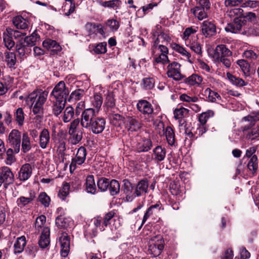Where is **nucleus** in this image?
<instances>
[{"label":"nucleus","instance_id":"obj_30","mask_svg":"<svg viewBox=\"0 0 259 259\" xmlns=\"http://www.w3.org/2000/svg\"><path fill=\"white\" fill-rule=\"evenodd\" d=\"M43 47L48 50L57 52L61 50V47L59 44L55 40L47 39L42 42Z\"/></svg>","mask_w":259,"mask_h":259},{"label":"nucleus","instance_id":"obj_48","mask_svg":"<svg viewBox=\"0 0 259 259\" xmlns=\"http://www.w3.org/2000/svg\"><path fill=\"white\" fill-rule=\"evenodd\" d=\"M206 95L208 94V100L211 102L219 103L221 101V96L217 92L211 91L210 89H207L205 91Z\"/></svg>","mask_w":259,"mask_h":259},{"label":"nucleus","instance_id":"obj_24","mask_svg":"<svg viewBox=\"0 0 259 259\" xmlns=\"http://www.w3.org/2000/svg\"><path fill=\"white\" fill-rule=\"evenodd\" d=\"M207 11L198 6H196L190 9V12L199 21L207 18Z\"/></svg>","mask_w":259,"mask_h":259},{"label":"nucleus","instance_id":"obj_42","mask_svg":"<svg viewBox=\"0 0 259 259\" xmlns=\"http://www.w3.org/2000/svg\"><path fill=\"white\" fill-rule=\"evenodd\" d=\"M226 76L230 82L236 87H242L246 85V83L242 79L236 77L230 72H227Z\"/></svg>","mask_w":259,"mask_h":259},{"label":"nucleus","instance_id":"obj_64","mask_svg":"<svg viewBox=\"0 0 259 259\" xmlns=\"http://www.w3.org/2000/svg\"><path fill=\"white\" fill-rule=\"evenodd\" d=\"M144 88L146 90L152 89L155 84V80L152 77H147L143 79Z\"/></svg>","mask_w":259,"mask_h":259},{"label":"nucleus","instance_id":"obj_17","mask_svg":"<svg viewBox=\"0 0 259 259\" xmlns=\"http://www.w3.org/2000/svg\"><path fill=\"white\" fill-rule=\"evenodd\" d=\"M24 39H20L16 44V50L20 58L28 55L31 52V47L24 42Z\"/></svg>","mask_w":259,"mask_h":259},{"label":"nucleus","instance_id":"obj_25","mask_svg":"<svg viewBox=\"0 0 259 259\" xmlns=\"http://www.w3.org/2000/svg\"><path fill=\"white\" fill-rule=\"evenodd\" d=\"M13 23L17 29L22 30L28 29L29 24L28 20L21 16H17L14 17L13 19Z\"/></svg>","mask_w":259,"mask_h":259},{"label":"nucleus","instance_id":"obj_6","mask_svg":"<svg viewBox=\"0 0 259 259\" xmlns=\"http://www.w3.org/2000/svg\"><path fill=\"white\" fill-rule=\"evenodd\" d=\"M21 134L17 130H12L9 133L7 143L9 146L14 149L15 153L20 151L21 146Z\"/></svg>","mask_w":259,"mask_h":259},{"label":"nucleus","instance_id":"obj_27","mask_svg":"<svg viewBox=\"0 0 259 259\" xmlns=\"http://www.w3.org/2000/svg\"><path fill=\"white\" fill-rule=\"evenodd\" d=\"M5 62L8 67L11 69H15L17 63L16 56L15 53L6 52L4 53Z\"/></svg>","mask_w":259,"mask_h":259},{"label":"nucleus","instance_id":"obj_44","mask_svg":"<svg viewBox=\"0 0 259 259\" xmlns=\"http://www.w3.org/2000/svg\"><path fill=\"white\" fill-rule=\"evenodd\" d=\"M202 77L196 74H193L187 78L186 82L190 85H199L202 82Z\"/></svg>","mask_w":259,"mask_h":259},{"label":"nucleus","instance_id":"obj_49","mask_svg":"<svg viewBox=\"0 0 259 259\" xmlns=\"http://www.w3.org/2000/svg\"><path fill=\"white\" fill-rule=\"evenodd\" d=\"M70 185L69 183L65 182L63 184V187L59 190L58 196L62 200L65 199L69 193Z\"/></svg>","mask_w":259,"mask_h":259},{"label":"nucleus","instance_id":"obj_31","mask_svg":"<svg viewBox=\"0 0 259 259\" xmlns=\"http://www.w3.org/2000/svg\"><path fill=\"white\" fill-rule=\"evenodd\" d=\"M160 209L161 206L159 203H157L155 204L151 205L147 209L144 215L142 224H144L150 217L159 211Z\"/></svg>","mask_w":259,"mask_h":259},{"label":"nucleus","instance_id":"obj_22","mask_svg":"<svg viewBox=\"0 0 259 259\" xmlns=\"http://www.w3.org/2000/svg\"><path fill=\"white\" fill-rule=\"evenodd\" d=\"M50 230L48 227L44 228L38 241V244L41 248H45L50 244Z\"/></svg>","mask_w":259,"mask_h":259},{"label":"nucleus","instance_id":"obj_62","mask_svg":"<svg viewBox=\"0 0 259 259\" xmlns=\"http://www.w3.org/2000/svg\"><path fill=\"white\" fill-rule=\"evenodd\" d=\"M80 120L78 118L73 120L69 125L68 132H72L74 131H83L82 128L79 127V124Z\"/></svg>","mask_w":259,"mask_h":259},{"label":"nucleus","instance_id":"obj_4","mask_svg":"<svg viewBox=\"0 0 259 259\" xmlns=\"http://www.w3.org/2000/svg\"><path fill=\"white\" fill-rule=\"evenodd\" d=\"M98 111L92 108L84 110L81 115L80 124L82 127L89 129L93 122L98 117Z\"/></svg>","mask_w":259,"mask_h":259},{"label":"nucleus","instance_id":"obj_63","mask_svg":"<svg viewBox=\"0 0 259 259\" xmlns=\"http://www.w3.org/2000/svg\"><path fill=\"white\" fill-rule=\"evenodd\" d=\"M115 214L114 210H111L108 213H106L103 219V225L105 227H107L110 224L111 222L113 219Z\"/></svg>","mask_w":259,"mask_h":259},{"label":"nucleus","instance_id":"obj_51","mask_svg":"<svg viewBox=\"0 0 259 259\" xmlns=\"http://www.w3.org/2000/svg\"><path fill=\"white\" fill-rule=\"evenodd\" d=\"M85 28L89 30V33H91L92 28H97V32L103 36H105L104 28L101 24H96L94 23H88L85 25Z\"/></svg>","mask_w":259,"mask_h":259},{"label":"nucleus","instance_id":"obj_46","mask_svg":"<svg viewBox=\"0 0 259 259\" xmlns=\"http://www.w3.org/2000/svg\"><path fill=\"white\" fill-rule=\"evenodd\" d=\"M185 45L196 54L199 55L201 54V47L200 44L196 41L195 39L185 44Z\"/></svg>","mask_w":259,"mask_h":259},{"label":"nucleus","instance_id":"obj_11","mask_svg":"<svg viewBox=\"0 0 259 259\" xmlns=\"http://www.w3.org/2000/svg\"><path fill=\"white\" fill-rule=\"evenodd\" d=\"M180 67L181 65L178 62H173L169 64L167 67L168 77L177 81L181 80L184 76L181 74Z\"/></svg>","mask_w":259,"mask_h":259},{"label":"nucleus","instance_id":"obj_5","mask_svg":"<svg viewBox=\"0 0 259 259\" xmlns=\"http://www.w3.org/2000/svg\"><path fill=\"white\" fill-rule=\"evenodd\" d=\"M153 36L156 37L154 40L152 48H158V45L167 44L171 41L169 34L161 30V26L157 25L153 31Z\"/></svg>","mask_w":259,"mask_h":259},{"label":"nucleus","instance_id":"obj_13","mask_svg":"<svg viewBox=\"0 0 259 259\" xmlns=\"http://www.w3.org/2000/svg\"><path fill=\"white\" fill-rule=\"evenodd\" d=\"M201 30L205 37H209L215 35L217 33L216 26L213 21L205 20L201 24Z\"/></svg>","mask_w":259,"mask_h":259},{"label":"nucleus","instance_id":"obj_29","mask_svg":"<svg viewBox=\"0 0 259 259\" xmlns=\"http://www.w3.org/2000/svg\"><path fill=\"white\" fill-rule=\"evenodd\" d=\"M148 183L147 180L140 181L136 186L134 192V197L140 196L144 193L147 192Z\"/></svg>","mask_w":259,"mask_h":259},{"label":"nucleus","instance_id":"obj_60","mask_svg":"<svg viewBox=\"0 0 259 259\" xmlns=\"http://www.w3.org/2000/svg\"><path fill=\"white\" fill-rule=\"evenodd\" d=\"M121 4V2L120 0H111L102 2L101 6L104 7H108L114 9L119 7Z\"/></svg>","mask_w":259,"mask_h":259},{"label":"nucleus","instance_id":"obj_52","mask_svg":"<svg viewBox=\"0 0 259 259\" xmlns=\"http://www.w3.org/2000/svg\"><path fill=\"white\" fill-rule=\"evenodd\" d=\"M108 188L111 195H115L117 194L119 192L120 185L117 181L112 180L110 182Z\"/></svg>","mask_w":259,"mask_h":259},{"label":"nucleus","instance_id":"obj_9","mask_svg":"<svg viewBox=\"0 0 259 259\" xmlns=\"http://www.w3.org/2000/svg\"><path fill=\"white\" fill-rule=\"evenodd\" d=\"M14 175L10 168L3 166L0 169V187L3 184L5 188L14 181Z\"/></svg>","mask_w":259,"mask_h":259},{"label":"nucleus","instance_id":"obj_54","mask_svg":"<svg viewBox=\"0 0 259 259\" xmlns=\"http://www.w3.org/2000/svg\"><path fill=\"white\" fill-rule=\"evenodd\" d=\"M33 198L31 197H25L24 196H21L18 198L16 201L17 204L20 208H23L29 204Z\"/></svg>","mask_w":259,"mask_h":259},{"label":"nucleus","instance_id":"obj_19","mask_svg":"<svg viewBox=\"0 0 259 259\" xmlns=\"http://www.w3.org/2000/svg\"><path fill=\"white\" fill-rule=\"evenodd\" d=\"M105 124V119L103 117H98L89 130L95 134H99L104 131Z\"/></svg>","mask_w":259,"mask_h":259},{"label":"nucleus","instance_id":"obj_38","mask_svg":"<svg viewBox=\"0 0 259 259\" xmlns=\"http://www.w3.org/2000/svg\"><path fill=\"white\" fill-rule=\"evenodd\" d=\"M14 117L17 124L22 126L24 122V113L22 108H17L14 112Z\"/></svg>","mask_w":259,"mask_h":259},{"label":"nucleus","instance_id":"obj_20","mask_svg":"<svg viewBox=\"0 0 259 259\" xmlns=\"http://www.w3.org/2000/svg\"><path fill=\"white\" fill-rule=\"evenodd\" d=\"M125 123L127 129L131 132L138 131L142 126L141 122L136 118L132 116L126 118Z\"/></svg>","mask_w":259,"mask_h":259},{"label":"nucleus","instance_id":"obj_14","mask_svg":"<svg viewBox=\"0 0 259 259\" xmlns=\"http://www.w3.org/2000/svg\"><path fill=\"white\" fill-rule=\"evenodd\" d=\"M232 55V52L225 45H219L214 51L212 57L214 60H219L223 57L231 56Z\"/></svg>","mask_w":259,"mask_h":259},{"label":"nucleus","instance_id":"obj_12","mask_svg":"<svg viewBox=\"0 0 259 259\" xmlns=\"http://www.w3.org/2000/svg\"><path fill=\"white\" fill-rule=\"evenodd\" d=\"M33 166L30 163L23 164L18 172L17 179L24 182L28 180L32 176Z\"/></svg>","mask_w":259,"mask_h":259},{"label":"nucleus","instance_id":"obj_36","mask_svg":"<svg viewBox=\"0 0 259 259\" xmlns=\"http://www.w3.org/2000/svg\"><path fill=\"white\" fill-rule=\"evenodd\" d=\"M69 142L73 145L78 144L82 138L83 131L68 132Z\"/></svg>","mask_w":259,"mask_h":259},{"label":"nucleus","instance_id":"obj_16","mask_svg":"<svg viewBox=\"0 0 259 259\" xmlns=\"http://www.w3.org/2000/svg\"><path fill=\"white\" fill-rule=\"evenodd\" d=\"M137 109L144 115L150 116L154 114L152 105L146 100H141L137 104Z\"/></svg>","mask_w":259,"mask_h":259},{"label":"nucleus","instance_id":"obj_37","mask_svg":"<svg viewBox=\"0 0 259 259\" xmlns=\"http://www.w3.org/2000/svg\"><path fill=\"white\" fill-rule=\"evenodd\" d=\"M74 114V109L71 106L67 107L64 110L63 113L59 119L61 118L62 120L65 122H69L73 118Z\"/></svg>","mask_w":259,"mask_h":259},{"label":"nucleus","instance_id":"obj_50","mask_svg":"<svg viewBox=\"0 0 259 259\" xmlns=\"http://www.w3.org/2000/svg\"><path fill=\"white\" fill-rule=\"evenodd\" d=\"M247 167L253 174L256 172L258 168L257 157L256 155H253L248 161Z\"/></svg>","mask_w":259,"mask_h":259},{"label":"nucleus","instance_id":"obj_58","mask_svg":"<svg viewBox=\"0 0 259 259\" xmlns=\"http://www.w3.org/2000/svg\"><path fill=\"white\" fill-rule=\"evenodd\" d=\"M84 94L83 90L77 89L72 92L69 97V101L80 100Z\"/></svg>","mask_w":259,"mask_h":259},{"label":"nucleus","instance_id":"obj_8","mask_svg":"<svg viewBox=\"0 0 259 259\" xmlns=\"http://www.w3.org/2000/svg\"><path fill=\"white\" fill-rule=\"evenodd\" d=\"M68 89L66 87L64 81L59 82L54 87L51 95L53 96L57 100H66L69 95Z\"/></svg>","mask_w":259,"mask_h":259},{"label":"nucleus","instance_id":"obj_47","mask_svg":"<svg viewBox=\"0 0 259 259\" xmlns=\"http://www.w3.org/2000/svg\"><path fill=\"white\" fill-rule=\"evenodd\" d=\"M3 41L5 47L9 50L12 49L15 46L12 36L7 32L3 34Z\"/></svg>","mask_w":259,"mask_h":259},{"label":"nucleus","instance_id":"obj_18","mask_svg":"<svg viewBox=\"0 0 259 259\" xmlns=\"http://www.w3.org/2000/svg\"><path fill=\"white\" fill-rule=\"evenodd\" d=\"M243 24L244 23L241 18L235 17L233 22L228 24L225 29L227 32L237 33L241 30Z\"/></svg>","mask_w":259,"mask_h":259},{"label":"nucleus","instance_id":"obj_21","mask_svg":"<svg viewBox=\"0 0 259 259\" xmlns=\"http://www.w3.org/2000/svg\"><path fill=\"white\" fill-rule=\"evenodd\" d=\"M50 142V132L47 128H44L39 135V145L41 148H47Z\"/></svg>","mask_w":259,"mask_h":259},{"label":"nucleus","instance_id":"obj_41","mask_svg":"<svg viewBox=\"0 0 259 259\" xmlns=\"http://www.w3.org/2000/svg\"><path fill=\"white\" fill-rule=\"evenodd\" d=\"M31 148L30 138L27 133H23L22 139V151L26 153L29 152Z\"/></svg>","mask_w":259,"mask_h":259},{"label":"nucleus","instance_id":"obj_32","mask_svg":"<svg viewBox=\"0 0 259 259\" xmlns=\"http://www.w3.org/2000/svg\"><path fill=\"white\" fill-rule=\"evenodd\" d=\"M26 238L24 236L18 237L14 244V252L15 254L21 253L26 245Z\"/></svg>","mask_w":259,"mask_h":259},{"label":"nucleus","instance_id":"obj_34","mask_svg":"<svg viewBox=\"0 0 259 259\" xmlns=\"http://www.w3.org/2000/svg\"><path fill=\"white\" fill-rule=\"evenodd\" d=\"M198 27L197 26H191L185 29L181 37L182 39L184 41L185 44L193 40L190 37L192 34H194L198 31Z\"/></svg>","mask_w":259,"mask_h":259},{"label":"nucleus","instance_id":"obj_2","mask_svg":"<svg viewBox=\"0 0 259 259\" xmlns=\"http://www.w3.org/2000/svg\"><path fill=\"white\" fill-rule=\"evenodd\" d=\"M258 120L259 111L252 112L242 118V122L244 123V125L242 128L244 136L248 140L252 141L259 137V124L250 131H247Z\"/></svg>","mask_w":259,"mask_h":259},{"label":"nucleus","instance_id":"obj_10","mask_svg":"<svg viewBox=\"0 0 259 259\" xmlns=\"http://www.w3.org/2000/svg\"><path fill=\"white\" fill-rule=\"evenodd\" d=\"M87 151L84 147L81 146L78 148L76 156L72 158L70 164V170L72 172L78 166L83 164L86 159Z\"/></svg>","mask_w":259,"mask_h":259},{"label":"nucleus","instance_id":"obj_57","mask_svg":"<svg viewBox=\"0 0 259 259\" xmlns=\"http://www.w3.org/2000/svg\"><path fill=\"white\" fill-rule=\"evenodd\" d=\"M189 110L185 108L176 109L174 111V117L176 119H183L188 113Z\"/></svg>","mask_w":259,"mask_h":259},{"label":"nucleus","instance_id":"obj_15","mask_svg":"<svg viewBox=\"0 0 259 259\" xmlns=\"http://www.w3.org/2000/svg\"><path fill=\"white\" fill-rule=\"evenodd\" d=\"M61 245V254L62 256L66 257L70 250V240L67 233L61 234L59 238Z\"/></svg>","mask_w":259,"mask_h":259},{"label":"nucleus","instance_id":"obj_23","mask_svg":"<svg viewBox=\"0 0 259 259\" xmlns=\"http://www.w3.org/2000/svg\"><path fill=\"white\" fill-rule=\"evenodd\" d=\"M166 156V150L161 146H157L153 150V159L157 163L163 161Z\"/></svg>","mask_w":259,"mask_h":259},{"label":"nucleus","instance_id":"obj_39","mask_svg":"<svg viewBox=\"0 0 259 259\" xmlns=\"http://www.w3.org/2000/svg\"><path fill=\"white\" fill-rule=\"evenodd\" d=\"M164 134L168 145L173 146L175 143V134L170 126H167L164 130Z\"/></svg>","mask_w":259,"mask_h":259},{"label":"nucleus","instance_id":"obj_43","mask_svg":"<svg viewBox=\"0 0 259 259\" xmlns=\"http://www.w3.org/2000/svg\"><path fill=\"white\" fill-rule=\"evenodd\" d=\"M24 39V43L26 42L27 45H29L32 48L36 45L37 41L40 40V36L35 31L30 36H26Z\"/></svg>","mask_w":259,"mask_h":259},{"label":"nucleus","instance_id":"obj_28","mask_svg":"<svg viewBox=\"0 0 259 259\" xmlns=\"http://www.w3.org/2000/svg\"><path fill=\"white\" fill-rule=\"evenodd\" d=\"M152 147V142L149 139H142L137 144L139 152H145L150 150Z\"/></svg>","mask_w":259,"mask_h":259},{"label":"nucleus","instance_id":"obj_3","mask_svg":"<svg viewBox=\"0 0 259 259\" xmlns=\"http://www.w3.org/2000/svg\"><path fill=\"white\" fill-rule=\"evenodd\" d=\"M163 247V241L160 235H155L149 238L148 253L157 256L161 253Z\"/></svg>","mask_w":259,"mask_h":259},{"label":"nucleus","instance_id":"obj_33","mask_svg":"<svg viewBox=\"0 0 259 259\" xmlns=\"http://www.w3.org/2000/svg\"><path fill=\"white\" fill-rule=\"evenodd\" d=\"M173 49L178 53L182 55L185 57L189 62L192 63L193 62V59L191 56V54L188 52L185 48L177 44L173 45Z\"/></svg>","mask_w":259,"mask_h":259},{"label":"nucleus","instance_id":"obj_1","mask_svg":"<svg viewBox=\"0 0 259 259\" xmlns=\"http://www.w3.org/2000/svg\"><path fill=\"white\" fill-rule=\"evenodd\" d=\"M49 91L37 90L29 95L27 102L31 104V109L36 119H41L44 113V105L47 101Z\"/></svg>","mask_w":259,"mask_h":259},{"label":"nucleus","instance_id":"obj_26","mask_svg":"<svg viewBox=\"0 0 259 259\" xmlns=\"http://www.w3.org/2000/svg\"><path fill=\"white\" fill-rule=\"evenodd\" d=\"M66 103V100H56V101L53 102L52 107V112L55 116L59 117V115L61 114L65 108Z\"/></svg>","mask_w":259,"mask_h":259},{"label":"nucleus","instance_id":"obj_45","mask_svg":"<svg viewBox=\"0 0 259 259\" xmlns=\"http://www.w3.org/2000/svg\"><path fill=\"white\" fill-rule=\"evenodd\" d=\"M90 100L92 106L95 108L94 109L96 111H98V112H99V109L103 103L102 96L99 94H95L93 97L91 98Z\"/></svg>","mask_w":259,"mask_h":259},{"label":"nucleus","instance_id":"obj_35","mask_svg":"<svg viewBox=\"0 0 259 259\" xmlns=\"http://www.w3.org/2000/svg\"><path fill=\"white\" fill-rule=\"evenodd\" d=\"M86 190L88 193L94 194L96 191V187L94 177L93 175H89L86 178Z\"/></svg>","mask_w":259,"mask_h":259},{"label":"nucleus","instance_id":"obj_56","mask_svg":"<svg viewBox=\"0 0 259 259\" xmlns=\"http://www.w3.org/2000/svg\"><path fill=\"white\" fill-rule=\"evenodd\" d=\"M7 157L6 159V164L8 165H11L15 161V158L14 155V154H16L14 151V149L13 148H9L7 151L6 150V152Z\"/></svg>","mask_w":259,"mask_h":259},{"label":"nucleus","instance_id":"obj_40","mask_svg":"<svg viewBox=\"0 0 259 259\" xmlns=\"http://www.w3.org/2000/svg\"><path fill=\"white\" fill-rule=\"evenodd\" d=\"M123 191L126 194V198L128 201H132L135 197L132 194L133 191V187L132 184L127 180H124L123 181Z\"/></svg>","mask_w":259,"mask_h":259},{"label":"nucleus","instance_id":"obj_59","mask_svg":"<svg viewBox=\"0 0 259 259\" xmlns=\"http://www.w3.org/2000/svg\"><path fill=\"white\" fill-rule=\"evenodd\" d=\"M213 115V111L212 110H208L200 114L199 117V121L201 124H205L209 118L212 117Z\"/></svg>","mask_w":259,"mask_h":259},{"label":"nucleus","instance_id":"obj_7","mask_svg":"<svg viewBox=\"0 0 259 259\" xmlns=\"http://www.w3.org/2000/svg\"><path fill=\"white\" fill-rule=\"evenodd\" d=\"M152 51L156 62L165 64L168 61L167 56L168 50L164 45H158V48L152 47Z\"/></svg>","mask_w":259,"mask_h":259},{"label":"nucleus","instance_id":"obj_61","mask_svg":"<svg viewBox=\"0 0 259 259\" xmlns=\"http://www.w3.org/2000/svg\"><path fill=\"white\" fill-rule=\"evenodd\" d=\"M38 201L45 207L49 206L51 199L45 192H41L38 196Z\"/></svg>","mask_w":259,"mask_h":259},{"label":"nucleus","instance_id":"obj_55","mask_svg":"<svg viewBox=\"0 0 259 259\" xmlns=\"http://www.w3.org/2000/svg\"><path fill=\"white\" fill-rule=\"evenodd\" d=\"M237 64L239 66L241 70L245 76L248 75L250 71V65L247 61L244 60H239Z\"/></svg>","mask_w":259,"mask_h":259},{"label":"nucleus","instance_id":"obj_53","mask_svg":"<svg viewBox=\"0 0 259 259\" xmlns=\"http://www.w3.org/2000/svg\"><path fill=\"white\" fill-rule=\"evenodd\" d=\"M110 182L107 178H101L97 182L98 188L102 192L106 191L109 187Z\"/></svg>","mask_w":259,"mask_h":259}]
</instances>
